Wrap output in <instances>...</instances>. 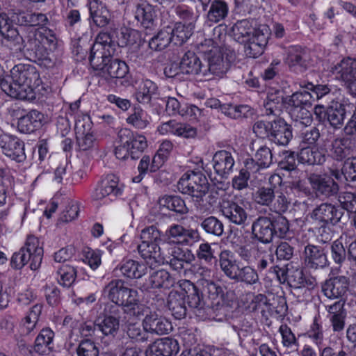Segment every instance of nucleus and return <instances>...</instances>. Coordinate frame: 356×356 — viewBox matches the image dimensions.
Here are the masks:
<instances>
[{
    "mask_svg": "<svg viewBox=\"0 0 356 356\" xmlns=\"http://www.w3.org/2000/svg\"><path fill=\"white\" fill-rule=\"evenodd\" d=\"M55 332L49 327H44L38 334L33 344V350L40 355H47L54 350Z\"/></svg>",
    "mask_w": 356,
    "mask_h": 356,
    "instance_id": "obj_26",
    "label": "nucleus"
},
{
    "mask_svg": "<svg viewBox=\"0 0 356 356\" xmlns=\"http://www.w3.org/2000/svg\"><path fill=\"white\" fill-rule=\"evenodd\" d=\"M327 312L332 314L330 322L334 332H341L344 329L345 320L347 312L344 308V303L339 300L330 305L327 309Z\"/></svg>",
    "mask_w": 356,
    "mask_h": 356,
    "instance_id": "obj_36",
    "label": "nucleus"
},
{
    "mask_svg": "<svg viewBox=\"0 0 356 356\" xmlns=\"http://www.w3.org/2000/svg\"><path fill=\"white\" fill-rule=\"evenodd\" d=\"M336 78L342 81L350 93L356 96V59L347 57L332 68Z\"/></svg>",
    "mask_w": 356,
    "mask_h": 356,
    "instance_id": "obj_8",
    "label": "nucleus"
},
{
    "mask_svg": "<svg viewBox=\"0 0 356 356\" xmlns=\"http://www.w3.org/2000/svg\"><path fill=\"white\" fill-rule=\"evenodd\" d=\"M143 325L149 333L159 335L167 334L172 330V323L165 317L159 316L156 312L146 314Z\"/></svg>",
    "mask_w": 356,
    "mask_h": 356,
    "instance_id": "obj_19",
    "label": "nucleus"
},
{
    "mask_svg": "<svg viewBox=\"0 0 356 356\" xmlns=\"http://www.w3.org/2000/svg\"><path fill=\"white\" fill-rule=\"evenodd\" d=\"M92 122L88 115H77L75 117L74 129L76 135L90 134Z\"/></svg>",
    "mask_w": 356,
    "mask_h": 356,
    "instance_id": "obj_63",
    "label": "nucleus"
},
{
    "mask_svg": "<svg viewBox=\"0 0 356 356\" xmlns=\"http://www.w3.org/2000/svg\"><path fill=\"white\" fill-rule=\"evenodd\" d=\"M343 212L332 204L322 203L315 208L311 215L316 224L336 225L341 220Z\"/></svg>",
    "mask_w": 356,
    "mask_h": 356,
    "instance_id": "obj_12",
    "label": "nucleus"
},
{
    "mask_svg": "<svg viewBox=\"0 0 356 356\" xmlns=\"http://www.w3.org/2000/svg\"><path fill=\"white\" fill-rule=\"evenodd\" d=\"M140 240L141 243L159 245L161 241V232L154 225L147 227L141 231Z\"/></svg>",
    "mask_w": 356,
    "mask_h": 356,
    "instance_id": "obj_59",
    "label": "nucleus"
},
{
    "mask_svg": "<svg viewBox=\"0 0 356 356\" xmlns=\"http://www.w3.org/2000/svg\"><path fill=\"white\" fill-rule=\"evenodd\" d=\"M266 296L264 294L252 293H246L243 298L245 308L250 312H255L266 303Z\"/></svg>",
    "mask_w": 356,
    "mask_h": 356,
    "instance_id": "obj_56",
    "label": "nucleus"
},
{
    "mask_svg": "<svg viewBox=\"0 0 356 356\" xmlns=\"http://www.w3.org/2000/svg\"><path fill=\"white\" fill-rule=\"evenodd\" d=\"M347 290V283L342 282L337 277L326 280L322 285V292L325 296L330 299L342 297L346 294Z\"/></svg>",
    "mask_w": 356,
    "mask_h": 356,
    "instance_id": "obj_38",
    "label": "nucleus"
},
{
    "mask_svg": "<svg viewBox=\"0 0 356 356\" xmlns=\"http://www.w3.org/2000/svg\"><path fill=\"white\" fill-rule=\"evenodd\" d=\"M158 95L156 84L149 79H143L136 87L134 93L137 102L143 104H150L152 98Z\"/></svg>",
    "mask_w": 356,
    "mask_h": 356,
    "instance_id": "obj_32",
    "label": "nucleus"
},
{
    "mask_svg": "<svg viewBox=\"0 0 356 356\" xmlns=\"http://www.w3.org/2000/svg\"><path fill=\"white\" fill-rule=\"evenodd\" d=\"M159 204L161 207L180 214H185L188 211L185 202L177 195H164L159 198Z\"/></svg>",
    "mask_w": 356,
    "mask_h": 356,
    "instance_id": "obj_43",
    "label": "nucleus"
},
{
    "mask_svg": "<svg viewBox=\"0 0 356 356\" xmlns=\"http://www.w3.org/2000/svg\"><path fill=\"white\" fill-rule=\"evenodd\" d=\"M257 173L252 172L247 169L245 166V161H244V167L239 171L238 175H236L232 179V186L234 188L241 191L248 188V180L251 175Z\"/></svg>",
    "mask_w": 356,
    "mask_h": 356,
    "instance_id": "obj_58",
    "label": "nucleus"
},
{
    "mask_svg": "<svg viewBox=\"0 0 356 356\" xmlns=\"http://www.w3.org/2000/svg\"><path fill=\"white\" fill-rule=\"evenodd\" d=\"M222 215L237 225L248 224V214L244 207L233 201H224L221 205Z\"/></svg>",
    "mask_w": 356,
    "mask_h": 356,
    "instance_id": "obj_20",
    "label": "nucleus"
},
{
    "mask_svg": "<svg viewBox=\"0 0 356 356\" xmlns=\"http://www.w3.org/2000/svg\"><path fill=\"white\" fill-rule=\"evenodd\" d=\"M98 71L106 79H122L128 73L129 67L125 62L111 57L104 64V67Z\"/></svg>",
    "mask_w": 356,
    "mask_h": 356,
    "instance_id": "obj_34",
    "label": "nucleus"
},
{
    "mask_svg": "<svg viewBox=\"0 0 356 356\" xmlns=\"http://www.w3.org/2000/svg\"><path fill=\"white\" fill-rule=\"evenodd\" d=\"M205 60L207 62V65H204V69L206 71L204 77H207L210 74L222 76L229 70L231 63L227 57H224L222 49L213 54V56H210Z\"/></svg>",
    "mask_w": 356,
    "mask_h": 356,
    "instance_id": "obj_23",
    "label": "nucleus"
},
{
    "mask_svg": "<svg viewBox=\"0 0 356 356\" xmlns=\"http://www.w3.org/2000/svg\"><path fill=\"white\" fill-rule=\"evenodd\" d=\"M209 184L206 176L201 171L188 170L179 179L178 190L183 194L191 195L207 193Z\"/></svg>",
    "mask_w": 356,
    "mask_h": 356,
    "instance_id": "obj_5",
    "label": "nucleus"
},
{
    "mask_svg": "<svg viewBox=\"0 0 356 356\" xmlns=\"http://www.w3.org/2000/svg\"><path fill=\"white\" fill-rule=\"evenodd\" d=\"M312 188L318 194L331 196L339 190L338 184L329 176L312 174L309 178Z\"/></svg>",
    "mask_w": 356,
    "mask_h": 356,
    "instance_id": "obj_27",
    "label": "nucleus"
},
{
    "mask_svg": "<svg viewBox=\"0 0 356 356\" xmlns=\"http://www.w3.org/2000/svg\"><path fill=\"white\" fill-rule=\"evenodd\" d=\"M77 356H99V350L91 339H83L76 348Z\"/></svg>",
    "mask_w": 356,
    "mask_h": 356,
    "instance_id": "obj_57",
    "label": "nucleus"
},
{
    "mask_svg": "<svg viewBox=\"0 0 356 356\" xmlns=\"http://www.w3.org/2000/svg\"><path fill=\"white\" fill-rule=\"evenodd\" d=\"M42 80L36 67L31 64L19 63L1 82V90L8 96L32 101L40 93Z\"/></svg>",
    "mask_w": 356,
    "mask_h": 356,
    "instance_id": "obj_2",
    "label": "nucleus"
},
{
    "mask_svg": "<svg viewBox=\"0 0 356 356\" xmlns=\"http://www.w3.org/2000/svg\"><path fill=\"white\" fill-rule=\"evenodd\" d=\"M306 268H273L277 273L281 272L286 275V280L291 287L312 289L316 284V279L305 272Z\"/></svg>",
    "mask_w": 356,
    "mask_h": 356,
    "instance_id": "obj_11",
    "label": "nucleus"
},
{
    "mask_svg": "<svg viewBox=\"0 0 356 356\" xmlns=\"http://www.w3.org/2000/svg\"><path fill=\"white\" fill-rule=\"evenodd\" d=\"M0 148L6 156L18 163L23 162L26 158L24 142L15 136L1 135Z\"/></svg>",
    "mask_w": 356,
    "mask_h": 356,
    "instance_id": "obj_10",
    "label": "nucleus"
},
{
    "mask_svg": "<svg viewBox=\"0 0 356 356\" xmlns=\"http://www.w3.org/2000/svg\"><path fill=\"white\" fill-rule=\"evenodd\" d=\"M202 294L190 280L179 282V290H172L167 299V304L172 315L176 319H182L186 315V303L189 307L197 308L201 303Z\"/></svg>",
    "mask_w": 356,
    "mask_h": 356,
    "instance_id": "obj_3",
    "label": "nucleus"
},
{
    "mask_svg": "<svg viewBox=\"0 0 356 356\" xmlns=\"http://www.w3.org/2000/svg\"><path fill=\"white\" fill-rule=\"evenodd\" d=\"M212 165L218 176L222 179H227L233 172L235 160L230 152L219 150L213 156Z\"/></svg>",
    "mask_w": 356,
    "mask_h": 356,
    "instance_id": "obj_16",
    "label": "nucleus"
},
{
    "mask_svg": "<svg viewBox=\"0 0 356 356\" xmlns=\"http://www.w3.org/2000/svg\"><path fill=\"white\" fill-rule=\"evenodd\" d=\"M279 332L281 334L282 343L284 347L291 350H294V348L297 350L299 342L289 326L286 324L281 325Z\"/></svg>",
    "mask_w": 356,
    "mask_h": 356,
    "instance_id": "obj_53",
    "label": "nucleus"
},
{
    "mask_svg": "<svg viewBox=\"0 0 356 356\" xmlns=\"http://www.w3.org/2000/svg\"><path fill=\"white\" fill-rule=\"evenodd\" d=\"M115 47L108 33L100 32L97 35L89 57L90 63L95 70L98 71L104 67V64L113 56Z\"/></svg>",
    "mask_w": 356,
    "mask_h": 356,
    "instance_id": "obj_4",
    "label": "nucleus"
},
{
    "mask_svg": "<svg viewBox=\"0 0 356 356\" xmlns=\"http://www.w3.org/2000/svg\"><path fill=\"white\" fill-rule=\"evenodd\" d=\"M0 34L3 38L4 44L10 49L22 51L25 48L23 38L6 13H0ZM57 40L51 30L39 32L34 38L29 40L27 49L33 52L35 58L47 67L54 65V60L50 56V51L56 47Z\"/></svg>",
    "mask_w": 356,
    "mask_h": 356,
    "instance_id": "obj_1",
    "label": "nucleus"
},
{
    "mask_svg": "<svg viewBox=\"0 0 356 356\" xmlns=\"http://www.w3.org/2000/svg\"><path fill=\"white\" fill-rule=\"evenodd\" d=\"M171 36L170 26H166L149 40V47L154 51H161L172 42Z\"/></svg>",
    "mask_w": 356,
    "mask_h": 356,
    "instance_id": "obj_45",
    "label": "nucleus"
},
{
    "mask_svg": "<svg viewBox=\"0 0 356 356\" xmlns=\"http://www.w3.org/2000/svg\"><path fill=\"white\" fill-rule=\"evenodd\" d=\"M149 286L152 289H170L175 284V280L165 268H160L151 273L149 278Z\"/></svg>",
    "mask_w": 356,
    "mask_h": 356,
    "instance_id": "obj_40",
    "label": "nucleus"
},
{
    "mask_svg": "<svg viewBox=\"0 0 356 356\" xmlns=\"http://www.w3.org/2000/svg\"><path fill=\"white\" fill-rule=\"evenodd\" d=\"M276 193L272 188L261 186L254 193L253 200L257 204L269 207L272 211L281 214L287 211L290 202L284 193L276 196Z\"/></svg>",
    "mask_w": 356,
    "mask_h": 356,
    "instance_id": "obj_6",
    "label": "nucleus"
},
{
    "mask_svg": "<svg viewBox=\"0 0 356 356\" xmlns=\"http://www.w3.org/2000/svg\"><path fill=\"white\" fill-rule=\"evenodd\" d=\"M42 304L33 305L19 322L20 332L24 335L30 334L36 327L39 318L42 314Z\"/></svg>",
    "mask_w": 356,
    "mask_h": 356,
    "instance_id": "obj_31",
    "label": "nucleus"
},
{
    "mask_svg": "<svg viewBox=\"0 0 356 356\" xmlns=\"http://www.w3.org/2000/svg\"><path fill=\"white\" fill-rule=\"evenodd\" d=\"M315 101L314 96L305 90L293 93L289 101L290 108H309Z\"/></svg>",
    "mask_w": 356,
    "mask_h": 356,
    "instance_id": "obj_48",
    "label": "nucleus"
},
{
    "mask_svg": "<svg viewBox=\"0 0 356 356\" xmlns=\"http://www.w3.org/2000/svg\"><path fill=\"white\" fill-rule=\"evenodd\" d=\"M289 114L296 126L307 127L312 123V116L308 108H290Z\"/></svg>",
    "mask_w": 356,
    "mask_h": 356,
    "instance_id": "obj_52",
    "label": "nucleus"
},
{
    "mask_svg": "<svg viewBox=\"0 0 356 356\" xmlns=\"http://www.w3.org/2000/svg\"><path fill=\"white\" fill-rule=\"evenodd\" d=\"M286 63L295 71L302 72L307 67V50L300 46H291L286 51Z\"/></svg>",
    "mask_w": 356,
    "mask_h": 356,
    "instance_id": "obj_25",
    "label": "nucleus"
},
{
    "mask_svg": "<svg viewBox=\"0 0 356 356\" xmlns=\"http://www.w3.org/2000/svg\"><path fill=\"white\" fill-rule=\"evenodd\" d=\"M245 161L248 170L257 173L260 170L269 168L273 163L271 149L266 145H262L256 151L253 158L247 159Z\"/></svg>",
    "mask_w": 356,
    "mask_h": 356,
    "instance_id": "obj_21",
    "label": "nucleus"
},
{
    "mask_svg": "<svg viewBox=\"0 0 356 356\" xmlns=\"http://www.w3.org/2000/svg\"><path fill=\"white\" fill-rule=\"evenodd\" d=\"M302 259L307 267H325L328 265L323 250L313 245L305 246Z\"/></svg>",
    "mask_w": 356,
    "mask_h": 356,
    "instance_id": "obj_28",
    "label": "nucleus"
},
{
    "mask_svg": "<svg viewBox=\"0 0 356 356\" xmlns=\"http://www.w3.org/2000/svg\"><path fill=\"white\" fill-rule=\"evenodd\" d=\"M220 49L221 48L211 39H204V41L198 43L197 45V52L202 55L204 60L207 59L210 56H213L215 53H218Z\"/></svg>",
    "mask_w": 356,
    "mask_h": 356,
    "instance_id": "obj_62",
    "label": "nucleus"
},
{
    "mask_svg": "<svg viewBox=\"0 0 356 356\" xmlns=\"http://www.w3.org/2000/svg\"><path fill=\"white\" fill-rule=\"evenodd\" d=\"M229 13V6L223 0H213L211 2L207 17L209 22L218 23L225 19Z\"/></svg>",
    "mask_w": 356,
    "mask_h": 356,
    "instance_id": "obj_42",
    "label": "nucleus"
},
{
    "mask_svg": "<svg viewBox=\"0 0 356 356\" xmlns=\"http://www.w3.org/2000/svg\"><path fill=\"white\" fill-rule=\"evenodd\" d=\"M202 228L208 234L220 236L224 230L222 222L214 216H209L201 222Z\"/></svg>",
    "mask_w": 356,
    "mask_h": 356,
    "instance_id": "obj_55",
    "label": "nucleus"
},
{
    "mask_svg": "<svg viewBox=\"0 0 356 356\" xmlns=\"http://www.w3.org/2000/svg\"><path fill=\"white\" fill-rule=\"evenodd\" d=\"M97 327L104 336L113 337L120 327V316L106 315L102 321L97 324Z\"/></svg>",
    "mask_w": 356,
    "mask_h": 356,
    "instance_id": "obj_47",
    "label": "nucleus"
},
{
    "mask_svg": "<svg viewBox=\"0 0 356 356\" xmlns=\"http://www.w3.org/2000/svg\"><path fill=\"white\" fill-rule=\"evenodd\" d=\"M134 18L145 29H153L156 20L155 8L145 0L136 3L134 11Z\"/></svg>",
    "mask_w": 356,
    "mask_h": 356,
    "instance_id": "obj_17",
    "label": "nucleus"
},
{
    "mask_svg": "<svg viewBox=\"0 0 356 356\" xmlns=\"http://www.w3.org/2000/svg\"><path fill=\"white\" fill-rule=\"evenodd\" d=\"M254 29L248 20L238 21L232 27L234 38L238 42L245 44Z\"/></svg>",
    "mask_w": 356,
    "mask_h": 356,
    "instance_id": "obj_46",
    "label": "nucleus"
},
{
    "mask_svg": "<svg viewBox=\"0 0 356 356\" xmlns=\"http://www.w3.org/2000/svg\"><path fill=\"white\" fill-rule=\"evenodd\" d=\"M182 74L201 75L205 76L206 71L197 55L191 51L184 54L181 60Z\"/></svg>",
    "mask_w": 356,
    "mask_h": 356,
    "instance_id": "obj_29",
    "label": "nucleus"
},
{
    "mask_svg": "<svg viewBox=\"0 0 356 356\" xmlns=\"http://www.w3.org/2000/svg\"><path fill=\"white\" fill-rule=\"evenodd\" d=\"M118 137L120 143L129 145L132 159H138L147 145L144 136L134 134L128 129H120Z\"/></svg>",
    "mask_w": 356,
    "mask_h": 356,
    "instance_id": "obj_14",
    "label": "nucleus"
},
{
    "mask_svg": "<svg viewBox=\"0 0 356 356\" xmlns=\"http://www.w3.org/2000/svg\"><path fill=\"white\" fill-rule=\"evenodd\" d=\"M270 36V29L267 26L255 29L248 40L244 44L245 53L250 58H257L265 49Z\"/></svg>",
    "mask_w": 356,
    "mask_h": 356,
    "instance_id": "obj_9",
    "label": "nucleus"
},
{
    "mask_svg": "<svg viewBox=\"0 0 356 356\" xmlns=\"http://www.w3.org/2000/svg\"><path fill=\"white\" fill-rule=\"evenodd\" d=\"M229 277L247 284H254L259 280L255 268H221Z\"/></svg>",
    "mask_w": 356,
    "mask_h": 356,
    "instance_id": "obj_41",
    "label": "nucleus"
},
{
    "mask_svg": "<svg viewBox=\"0 0 356 356\" xmlns=\"http://www.w3.org/2000/svg\"><path fill=\"white\" fill-rule=\"evenodd\" d=\"M324 146L325 152H327L333 159L337 161H341L346 157L351 155L353 152L351 140L346 138L334 139L329 146L328 149L325 147V145H324Z\"/></svg>",
    "mask_w": 356,
    "mask_h": 356,
    "instance_id": "obj_30",
    "label": "nucleus"
},
{
    "mask_svg": "<svg viewBox=\"0 0 356 356\" xmlns=\"http://www.w3.org/2000/svg\"><path fill=\"white\" fill-rule=\"evenodd\" d=\"M323 150V147L321 149L315 147H302L298 155V159L299 162L309 165H321L326 159Z\"/></svg>",
    "mask_w": 356,
    "mask_h": 356,
    "instance_id": "obj_37",
    "label": "nucleus"
},
{
    "mask_svg": "<svg viewBox=\"0 0 356 356\" xmlns=\"http://www.w3.org/2000/svg\"><path fill=\"white\" fill-rule=\"evenodd\" d=\"M282 106V97H274L273 95L268 96L267 101L264 104L265 115L277 117L281 113Z\"/></svg>",
    "mask_w": 356,
    "mask_h": 356,
    "instance_id": "obj_61",
    "label": "nucleus"
},
{
    "mask_svg": "<svg viewBox=\"0 0 356 356\" xmlns=\"http://www.w3.org/2000/svg\"><path fill=\"white\" fill-rule=\"evenodd\" d=\"M123 282L117 280L115 282H111L108 285V299L118 306H121L122 300V294L124 293V286Z\"/></svg>",
    "mask_w": 356,
    "mask_h": 356,
    "instance_id": "obj_60",
    "label": "nucleus"
},
{
    "mask_svg": "<svg viewBox=\"0 0 356 356\" xmlns=\"http://www.w3.org/2000/svg\"><path fill=\"white\" fill-rule=\"evenodd\" d=\"M157 131L162 135L172 134L185 138H195L197 130L190 124L170 120L162 123L157 128Z\"/></svg>",
    "mask_w": 356,
    "mask_h": 356,
    "instance_id": "obj_22",
    "label": "nucleus"
},
{
    "mask_svg": "<svg viewBox=\"0 0 356 356\" xmlns=\"http://www.w3.org/2000/svg\"><path fill=\"white\" fill-rule=\"evenodd\" d=\"M127 333L131 339L137 342L145 341L149 337L148 331L136 323L129 324Z\"/></svg>",
    "mask_w": 356,
    "mask_h": 356,
    "instance_id": "obj_64",
    "label": "nucleus"
},
{
    "mask_svg": "<svg viewBox=\"0 0 356 356\" xmlns=\"http://www.w3.org/2000/svg\"><path fill=\"white\" fill-rule=\"evenodd\" d=\"M123 309L125 313L130 316L140 318L144 316L146 310L145 306L140 303L138 298V293L136 291V293L131 294V296L127 298V304L122 305Z\"/></svg>",
    "mask_w": 356,
    "mask_h": 356,
    "instance_id": "obj_50",
    "label": "nucleus"
},
{
    "mask_svg": "<svg viewBox=\"0 0 356 356\" xmlns=\"http://www.w3.org/2000/svg\"><path fill=\"white\" fill-rule=\"evenodd\" d=\"M127 122L135 128L142 129L149 124V117L145 111L136 108L134 112L127 118Z\"/></svg>",
    "mask_w": 356,
    "mask_h": 356,
    "instance_id": "obj_54",
    "label": "nucleus"
},
{
    "mask_svg": "<svg viewBox=\"0 0 356 356\" xmlns=\"http://www.w3.org/2000/svg\"><path fill=\"white\" fill-rule=\"evenodd\" d=\"M273 220L267 216H259L252 224V238L267 244L272 242L275 236Z\"/></svg>",
    "mask_w": 356,
    "mask_h": 356,
    "instance_id": "obj_13",
    "label": "nucleus"
},
{
    "mask_svg": "<svg viewBox=\"0 0 356 356\" xmlns=\"http://www.w3.org/2000/svg\"><path fill=\"white\" fill-rule=\"evenodd\" d=\"M141 257L146 261L149 267L161 265V248L159 245L154 243H141L138 245Z\"/></svg>",
    "mask_w": 356,
    "mask_h": 356,
    "instance_id": "obj_35",
    "label": "nucleus"
},
{
    "mask_svg": "<svg viewBox=\"0 0 356 356\" xmlns=\"http://www.w3.org/2000/svg\"><path fill=\"white\" fill-rule=\"evenodd\" d=\"M179 350L178 341L172 338L156 339L149 344L145 351L146 356H172Z\"/></svg>",
    "mask_w": 356,
    "mask_h": 356,
    "instance_id": "obj_15",
    "label": "nucleus"
},
{
    "mask_svg": "<svg viewBox=\"0 0 356 356\" xmlns=\"http://www.w3.org/2000/svg\"><path fill=\"white\" fill-rule=\"evenodd\" d=\"M23 248H25L26 252L31 253L30 267H40L42 260L43 248L39 239L33 236H29Z\"/></svg>",
    "mask_w": 356,
    "mask_h": 356,
    "instance_id": "obj_39",
    "label": "nucleus"
},
{
    "mask_svg": "<svg viewBox=\"0 0 356 356\" xmlns=\"http://www.w3.org/2000/svg\"><path fill=\"white\" fill-rule=\"evenodd\" d=\"M326 115L330 124L334 128H339L343 123L346 111L341 104L331 106L326 111Z\"/></svg>",
    "mask_w": 356,
    "mask_h": 356,
    "instance_id": "obj_51",
    "label": "nucleus"
},
{
    "mask_svg": "<svg viewBox=\"0 0 356 356\" xmlns=\"http://www.w3.org/2000/svg\"><path fill=\"white\" fill-rule=\"evenodd\" d=\"M193 29L194 28L183 24L182 22L176 23L173 28L170 26L172 43L175 45L182 44L192 35Z\"/></svg>",
    "mask_w": 356,
    "mask_h": 356,
    "instance_id": "obj_49",
    "label": "nucleus"
},
{
    "mask_svg": "<svg viewBox=\"0 0 356 356\" xmlns=\"http://www.w3.org/2000/svg\"><path fill=\"white\" fill-rule=\"evenodd\" d=\"M43 118L44 115L42 113L32 110L20 117L17 123L18 129L22 133H32L41 127Z\"/></svg>",
    "mask_w": 356,
    "mask_h": 356,
    "instance_id": "obj_33",
    "label": "nucleus"
},
{
    "mask_svg": "<svg viewBox=\"0 0 356 356\" xmlns=\"http://www.w3.org/2000/svg\"><path fill=\"white\" fill-rule=\"evenodd\" d=\"M305 335L310 339L318 348L322 345L324 334L321 317L319 314H316L313 318L312 323Z\"/></svg>",
    "mask_w": 356,
    "mask_h": 356,
    "instance_id": "obj_44",
    "label": "nucleus"
},
{
    "mask_svg": "<svg viewBox=\"0 0 356 356\" xmlns=\"http://www.w3.org/2000/svg\"><path fill=\"white\" fill-rule=\"evenodd\" d=\"M268 140L278 145H286L293 137L291 127L284 120L275 118L273 120Z\"/></svg>",
    "mask_w": 356,
    "mask_h": 356,
    "instance_id": "obj_18",
    "label": "nucleus"
},
{
    "mask_svg": "<svg viewBox=\"0 0 356 356\" xmlns=\"http://www.w3.org/2000/svg\"><path fill=\"white\" fill-rule=\"evenodd\" d=\"M123 188L124 186L120 183L117 176L108 175L97 184L92 194V198L95 201L108 203L121 195Z\"/></svg>",
    "mask_w": 356,
    "mask_h": 356,
    "instance_id": "obj_7",
    "label": "nucleus"
},
{
    "mask_svg": "<svg viewBox=\"0 0 356 356\" xmlns=\"http://www.w3.org/2000/svg\"><path fill=\"white\" fill-rule=\"evenodd\" d=\"M90 19L99 27L107 26L111 18V13L106 3L100 0H90L88 3Z\"/></svg>",
    "mask_w": 356,
    "mask_h": 356,
    "instance_id": "obj_24",
    "label": "nucleus"
}]
</instances>
